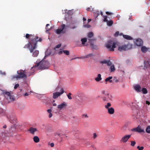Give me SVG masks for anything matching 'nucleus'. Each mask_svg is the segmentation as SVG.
I'll list each match as a JSON object with an SVG mask.
<instances>
[{
  "mask_svg": "<svg viewBox=\"0 0 150 150\" xmlns=\"http://www.w3.org/2000/svg\"><path fill=\"white\" fill-rule=\"evenodd\" d=\"M25 37L26 38H29L30 41L28 42V44L25 45L24 48H28L30 52L32 53L34 50L36 48L37 42H41L42 41V39L40 38L38 40V36L28 34H26Z\"/></svg>",
  "mask_w": 150,
  "mask_h": 150,
  "instance_id": "obj_1",
  "label": "nucleus"
},
{
  "mask_svg": "<svg viewBox=\"0 0 150 150\" xmlns=\"http://www.w3.org/2000/svg\"><path fill=\"white\" fill-rule=\"evenodd\" d=\"M50 66V64L47 61L42 60L34 66L32 67L30 71L28 73V76L31 75L35 71V70L37 69H48Z\"/></svg>",
  "mask_w": 150,
  "mask_h": 150,
  "instance_id": "obj_2",
  "label": "nucleus"
},
{
  "mask_svg": "<svg viewBox=\"0 0 150 150\" xmlns=\"http://www.w3.org/2000/svg\"><path fill=\"white\" fill-rule=\"evenodd\" d=\"M26 72L25 70H23L22 69L18 70L17 71L18 75H13L12 76V79H16L18 80L20 79L26 78Z\"/></svg>",
  "mask_w": 150,
  "mask_h": 150,
  "instance_id": "obj_3",
  "label": "nucleus"
},
{
  "mask_svg": "<svg viewBox=\"0 0 150 150\" xmlns=\"http://www.w3.org/2000/svg\"><path fill=\"white\" fill-rule=\"evenodd\" d=\"M105 46L109 50L112 51H114L115 48L116 47V43L110 40L106 44Z\"/></svg>",
  "mask_w": 150,
  "mask_h": 150,
  "instance_id": "obj_4",
  "label": "nucleus"
},
{
  "mask_svg": "<svg viewBox=\"0 0 150 150\" xmlns=\"http://www.w3.org/2000/svg\"><path fill=\"white\" fill-rule=\"evenodd\" d=\"M102 94L103 95L102 100L103 101L108 102L112 100V97L110 95L107 91H103Z\"/></svg>",
  "mask_w": 150,
  "mask_h": 150,
  "instance_id": "obj_5",
  "label": "nucleus"
},
{
  "mask_svg": "<svg viewBox=\"0 0 150 150\" xmlns=\"http://www.w3.org/2000/svg\"><path fill=\"white\" fill-rule=\"evenodd\" d=\"M7 118L10 122L16 125V123H17V119L16 116L14 113L8 115L7 116Z\"/></svg>",
  "mask_w": 150,
  "mask_h": 150,
  "instance_id": "obj_6",
  "label": "nucleus"
},
{
  "mask_svg": "<svg viewBox=\"0 0 150 150\" xmlns=\"http://www.w3.org/2000/svg\"><path fill=\"white\" fill-rule=\"evenodd\" d=\"M4 95L5 97L8 100L7 101L8 102H13L15 100V98L13 96L11 95L9 92H4Z\"/></svg>",
  "mask_w": 150,
  "mask_h": 150,
  "instance_id": "obj_7",
  "label": "nucleus"
},
{
  "mask_svg": "<svg viewBox=\"0 0 150 150\" xmlns=\"http://www.w3.org/2000/svg\"><path fill=\"white\" fill-rule=\"evenodd\" d=\"M66 27V25L63 24L61 25L60 28H58L55 31V33L57 34H63L66 33V31L65 30Z\"/></svg>",
  "mask_w": 150,
  "mask_h": 150,
  "instance_id": "obj_8",
  "label": "nucleus"
},
{
  "mask_svg": "<svg viewBox=\"0 0 150 150\" xmlns=\"http://www.w3.org/2000/svg\"><path fill=\"white\" fill-rule=\"evenodd\" d=\"M132 48V45L131 44H128L120 46L118 47V50L120 51H126Z\"/></svg>",
  "mask_w": 150,
  "mask_h": 150,
  "instance_id": "obj_9",
  "label": "nucleus"
},
{
  "mask_svg": "<svg viewBox=\"0 0 150 150\" xmlns=\"http://www.w3.org/2000/svg\"><path fill=\"white\" fill-rule=\"evenodd\" d=\"M132 132H136L139 133L145 132L144 129L143 128H142L141 126L138 125L136 128H133L131 129Z\"/></svg>",
  "mask_w": 150,
  "mask_h": 150,
  "instance_id": "obj_10",
  "label": "nucleus"
},
{
  "mask_svg": "<svg viewBox=\"0 0 150 150\" xmlns=\"http://www.w3.org/2000/svg\"><path fill=\"white\" fill-rule=\"evenodd\" d=\"M8 136V133H5L4 132H0V143L2 142H5V138H7V137Z\"/></svg>",
  "mask_w": 150,
  "mask_h": 150,
  "instance_id": "obj_11",
  "label": "nucleus"
},
{
  "mask_svg": "<svg viewBox=\"0 0 150 150\" xmlns=\"http://www.w3.org/2000/svg\"><path fill=\"white\" fill-rule=\"evenodd\" d=\"M131 137V135H126L122 138L120 142L121 143H125L127 142Z\"/></svg>",
  "mask_w": 150,
  "mask_h": 150,
  "instance_id": "obj_12",
  "label": "nucleus"
},
{
  "mask_svg": "<svg viewBox=\"0 0 150 150\" xmlns=\"http://www.w3.org/2000/svg\"><path fill=\"white\" fill-rule=\"evenodd\" d=\"M61 92H56L54 93H53V98L54 99L57 98L58 97L60 96L64 92V91L63 88H62L61 90Z\"/></svg>",
  "mask_w": 150,
  "mask_h": 150,
  "instance_id": "obj_13",
  "label": "nucleus"
},
{
  "mask_svg": "<svg viewBox=\"0 0 150 150\" xmlns=\"http://www.w3.org/2000/svg\"><path fill=\"white\" fill-rule=\"evenodd\" d=\"M67 105V103L65 102H63L57 106V108L59 110L64 109L66 108Z\"/></svg>",
  "mask_w": 150,
  "mask_h": 150,
  "instance_id": "obj_14",
  "label": "nucleus"
},
{
  "mask_svg": "<svg viewBox=\"0 0 150 150\" xmlns=\"http://www.w3.org/2000/svg\"><path fill=\"white\" fill-rule=\"evenodd\" d=\"M134 42L135 45L139 46H142L143 44V41L140 39H137Z\"/></svg>",
  "mask_w": 150,
  "mask_h": 150,
  "instance_id": "obj_15",
  "label": "nucleus"
},
{
  "mask_svg": "<svg viewBox=\"0 0 150 150\" xmlns=\"http://www.w3.org/2000/svg\"><path fill=\"white\" fill-rule=\"evenodd\" d=\"M100 63L102 64H107L108 66H110L112 64V62L109 60H104L100 61Z\"/></svg>",
  "mask_w": 150,
  "mask_h": 150,
  "instance_id": "obj_16",
  "label": "nucleus"
},
{
  "mask_svg": "<svg viewBox=\"0 0 150 150\" xmlns=\"http://www.w3.org/2000/svg\"><path fill=\"white\" fill-rule=\"evenodd\" d=\"M30 133L34 135L35 132L37 131V129L36 128H34L32 127H30L28 130Z\"/></svg>",
  "mask_w": 150,
  "mask_h": 150,
  "instance_id": "obj_17",
  "label": "nucleus"
},
{
  "mask_svg": "<svg viewBox=\"0 0 150 150\" xmlns=\"http://www.w3.org/2000/svg\"><path fill=\"white\" fill-rule=\"evenodd\" d=\"M135 90L137 92L141 91V88L140 86L138 84L135 85L134 86Z\"/></svg>",
  "mask_w": 150,
  "mask_h": 150,
  "instance_id": "obj_18",
  "label": "nucleus"
},
{
  "mask_svg": "<svg viewBox=\"0 0 150 150\" xmlns=\"http://www.w3.org/2000/svg\"><path fill=\"white\" fill-rule=\"evenodd\" d=\"M108 113L110 115H112L115 112V110L112 107H110L109 108L107 109Z\"/></svg>",
  "mask_w": 150,
  "mask_h": 150,
  "instance_id": "obj_19",
  "label": "nucleus"
},
{
  "mask_svg": "<svg viewBox=\"0 0 150 150\" xmlns=\"http://www.w3.org/2000/svg\"><path fill=\"white\" fill-rule=\"evenodd\" d=\"M120 35H122L123 38L126 40H130L132 39V38L129 35H123L122 33L120 34Z\"/></svg>",
  "mask_w": 150,
  "mask_h": 150,
  "instance_id": "obj_20",
  "label": "nucleus"
},
{
  "mask_svg": "<svg viewBox=\"0 0 150 150\" xmlns=\"http://www.w3.org/2000/svg\"><path fill=\"white\" fill-rule=\"evenodd\" d=\"M144 68H148L150 67V61H144Z\"/></svg>",
  "mask_w": 150,
  "mask_h": 150,
  "instance_id": "obj_21",
  "label": "nucleus"
},
{
  "mask_svg": "<svg viewBox=\"0 0 150 150\" xmlns=\"http://www.w3.org/2000/svg\"><path fill=\"white\" fill-rule=\"evenodd\" d=\"M33 139L34 142L35 143H37L40 142V139L39 137L37 136H34L33 138Z\"/></svg>",
  "mask_w": 150,
  "mask_h": 150,
  "instance_id": "obj_22",
  "label": "nucleus"
},
{
  "mask_svg": "<svg viewBox=\"0 0 150 150\" xmlns=\"http://www.w3.org/2000/svg\"><path fill=\"white\" fill-rule=\"evenodd\" d=\"M101 76V75L100 74H98L97 75V77L95 78L96 81L97 82H98L101 81L102 79Z\"/></svg>",
  "mask_w": 150,
  "mask_h": 150,
  "instance_id": "obj_23",
  "label": "nucleus"
},
{
  "mask_svg": "<svg viewBox=\"0 0 150 150\" xmlns=\"http://www.w3.org/2000/svg\"><path fill=\"white\" fill-rule=\"evenodd\" d=\"M39 53V51L38 50H35L33 53L32 56L33 57H37Z\"/></svg>",
  "mask_w": 150,
  "mask_h": 150,
  "instance_id": "obj_24",
  "label": "nucleus"
},
{
  "mask_svg": "<svg viewBox=\"0 0 150 150\" xmlns=\"http://www.w3.org/2000/svg\"><path fill=\"white\" fill-rule=\"evenodd\" d=\"M112 78V76H109L105 80V82H109L110 83H112V81L111 80Z\"/></svg>",
  "mask_w": 150,
  "mask_h": 150,
  "instance_id": "obj_25",
  "label": "nucleus"
},
{
  "mask_svg": "<svg viewBox=\"0 0 150 150\" xmlns=\"http://www.w3.org/2000/svg\"><path fill=\"white\" fill-rule=\"evenodd\" d=\"M141 49L143 52H145L147 51L148 49L145 46H143L141 47Z\"/></svg>",
  "mask_w": 150,
  "mask_h": 150,
  "instance_id": "obj_26",
  "label": "nucleus"
},
{
  "mask_svg": "<svg viewBox=\"0 0 150 150\" xmlns=\"http://www.w3.org/2000/svg\"><path fill=\"white\" fill-rule=\"evenodd\" d=\"M110 66H111L110 68V71L111 72H112L115 71V68L114 65L112 64Z\"/></svg>",
  "mask_w": 150,
  "mask_h": 150,
  "instance_id": "obj_27",
  "label": "nucleus"
},
{
  "mask_svg": "<svg viewBox=\"0 0 150 150\" xmlns=\"http://www.w3.org/2000/svg\"><path fill=\"white\" fill-rule=\"evenodd\" d=\"M107 25L109 26H111L113 24V22L112 20L108 21L107 22Z\"/></svg>",
  "mask_w": 150,
  "mask_h": 150,
  "instance_id": "obj_28",
  "label": "nucleus"
},
{
  "mask_svg": "<svg viewBox=\"0 0 150 150\" xmlns=\"http://www.w3.org/2000/svg\"><path fill=\"white\" fill-rule=\"evenodd\" d=\"M141 91H142V93L144 94H146L147 93V89L145 88H143L141 90Z\"/></svg>",
  "mask_w": 150,
  "mask_h": 150,
  "instance_id": "obj_29",
  "label": "nucleus"
},
{
  "mask_svg": "<svg viewBox=\"0 0 150 150\" xmlns=\"http://www.w3.org/2000/svg\"><path fill=\"white\" fill-rule=\"evenodd\" d=\"M81 41L82 42V44L84 45L87 41V39L86 38H84L81 39Z\"/></svg>",
  "mask_w": 150,
  "mask_h": 150,
  "instance_id": "obj_30",
  "label": "nucleus"
},
{
  "mask_svg": "<svg viewBox=\"0 0 150 150\" xmlns=\"http://www.w3.org/2000/svg\"><path fill=\"white\" fill-rule=\"evenodd\" d=\"M146 132L148 133H150V126L147 127L146 129Z\"/></svg>",
  "mask_w": 150,
  "mask_h": 150,
  "instance_id": "obj_31",
  "label": "nucleus"
},
{
  "mask_svg": "<svg viewBox=\"0 0 150 150\" xmlns=\"http://www.w3.org/2000/svg\"><path fill=\"white\" fill-rule=\"evenodd\" d=\"M111 106V104L110 103H108L106 105H105V108L108 109L110 108V107Z\"/></svg>",
  "mask_w": 150,
  "mask_h": 150,
  "instance_id": "obj_32",
  "label": "nucleus"
},
{
  "mask_svg": "<svg viewBox=\"0 0 150 150\" xmlns=\"http://www.w3.org/2000/svg\"><path fill=\"white\" fill-rule=\"evenodd\" d=\"M133 119L135 121H137V120L138 119L139 116L138 115H137L136 116L133 115Z\"/></svg>",
  "mask_w": 150,
  "mask_h": 150,
  "instance_id": "obj_33",
  "label": "nucleus"
},
{
  "mask_svg": "<svg viewBox=\"0 0 150 150\" xmlns=\"http://www.w3.org/2000/svg\"><path fill=\"white\" fill-rule=\"evenodd\" d=\"M88 37L89 38H91L93 36V33L92 32H90L88 34Z\"/></svg>",
  "mask_w": 150,
  "mask_h": 150,
  "instance_id": "obj_34",
  "label": "nucleus"
},
{
  "mask_svg": "<svg viewBox=\"0 0 150 150\" xmlns=\"http://www.w3.org/2000/svg\"><path fill=\"white\" fill-rule=\"evenodd\" d=\"M72 94L71 93H69L67 95L68 98L69 100H71L72 99L71 97V96Z\"/></svg>",
  "mask_w": 150,
  "mask_h": 150,
  "instance_id": "obj_35",
  "label": "nucleus"
},
{
  "mask_svg": "<svg viewBox=\"0 0 150 150\" xmlns=\"http://www.w3.org/2000/svg\"><path fill=\"white\" fill-rule=\"evenodd\" d=\"M50 26V24H46V27L45 28V29H46V31L47 32H48L49 31H50L51 29H52V28H49V29H48L47 28V27L48 26Z\"/></svg>",
  "mask_w": 150,
  "mask_h": 150,
  "instance_id": "obj_36",
  "label": "nucleus"
},
{
  "mask_svg": "<svg viewBox=\"0 0 150 150\" xmlns=\"http://www.w3.org/2000/svg\"><path fill=\"white\" fill-rule=\"evenodd\" d=\"M63 53L67 55H69V51L67 50H63Z\"/></svg>",
  "mask_w": 150,
  "mask_h": 150,
  "instance_id": "obj_37",
  "label": "nucleus"
},
{
  "mask_svg": "<svg viewBox=\"0 0 150 150\" xmlns=\"http://www.w3.org/2000/svg\"><path fill=\"white\" fill-rule=\"evenodd\" d=\"M93 56V55L92 53H91L87 54L85 56L86 58H88L90 57H92Z\"/></svg>",
  "mask_w": 150,
  "mask_h": 150,
  "instance_id": "obj_38",
  "label": "nucleus"
},
{
  "mask_svg": "<svg viewBox=\"0 0 150 150\" xmlns=\"http://www.w3.org/2000/svg\"><path fill=\"white\" fill-rule=\"evenodd\" d=\"M107 16H104V18L103 21L104 22H107L108 21L107 20Z\"/></svg>",
  "mask_w": 150,
  "mask_h": 150,
  "instance_id": "obj_39",
  "label": "nucleus"
},
{
  "mask_svg": "<svg viewBox=\"0 0 150 150\" xmlns=\"http://www.w3.org/2000/svg\"><path fill=\"white\" fill-rule=\"evenodd\" d=\"M93 9V8H92V6H91L90 7L87 8L86 10L88 11H92Z\"/></svg>",
  "mask_w": 150,
  "mask_h": 150,
  "instance_id": "obj_40",
  "label": "nucleus"
},
{
  "mask_svg": "<svg viewBox=\"0 0 150 150\" xmlns=\"http://www.w3.org/2000/svg\"><path fill=\"white\" fill-rule=\"evenodd\" d=\"M136 144V142L135 141H132L131 142V145L132 146H134Z\"/></svg>",
  "mask_w": 150,
  "mask_h": 150,
  "instance_id": "obj_41",
  "label": "nucleus"
},
{
  "mask_svg": "<svg viewBox=\"0 0 150 150\" xmlns=\"http://www.w3.org/2000/svg\"><path fill=\"white\" fill-rule=\"evenodd\" d=\"M137 148L139 150H143L144 147L143 146L140 147L139 146H137Z\"/></svg>",
  "mask_w": 150,
  "mask_h": 150,
  "instance_id": "obj_42",
  "label": "nucleus"
},
{
  "mask_svg": "<svg viewBox=\"0 0 150 150\" xmlns=\"http://www.w3.org/2000/svg\"><path fill=\"white\" fill-rule=\"evenodd\" d=\"M82 117L83 118H88V116L87 114H85L82 115Z\"/></svg>",
  "mask_w": 150,
  "mask_h": 150,
  "instance_id": "obj_43",
  "label": "nucleus"
},
{
  "mask_svg": "<svg viewBox=\"0 0 150 150\" xmlns=\"http://www.w3.org/2000/svg\"><path fill=\"white\" fill-rule=\"evenodd\" d=\"M135 103H134L132 102L130 104V105L131 107L133 108L135 106Z\"/></svg>",
  "mask_w": 150,
  "mask_h": 150,
  "instance_id": "obj_44",
  "label": "nucleus"
},
{
  "mask_svg": "<svg viewBox=\"0 0 150 150\" xmlns=\"http://www.w3.org/2000/svg\"><path fill=\"white\" fill-rule=\"evenodd\" d=\"M48 145H50L51 146V147H54V144L53 143H49L48 144Z\"/></svg>",
  "mask_w": 150,
  "mask_h": 150,
  "instance_id": "obj_45",
  "label": "nucleus"
},
{
  "mask_svg": "<svg viewBox=\"0 0 150 150\" xmlns=\"http://www.w3.org/2000/svg\"><path fill=\"white\" fill-rule=\"evenodd\" d=\"M63 53V50L62 49H60L59 52H58V53L59 54H62Z\"/></svg>",
  "mask_w": 150,
  "mask_h": 150,
  "instance_id": "obj_46",
  "label": "nucleus"
},
{
  "mask_svg": "<svg viewBox=\"0 0 150 150\" xmlns=\"http://www.w3.org/2000/svg\"><path fill=\"white\" fill-rule=\"evenodd\" d=\"M19 85L18 83L16 84L14 86V89H16L18 87H19Z\"/></svg>",
  "mask_w": 150,
  "mask_h": 150,
  "instance_id": "obj_47",
  "label": "nucleus"
},
{
  "mask_svg": "<svg viewBox=\"0 0 150 150\" xmlns=\"http://www.w3.org/2000/svg\"><path fill=\"white\" fill-rule=\"evenodd\" d=\"M61 44H58L56 46L54 47V49H55L56 48H59L61 47Z\"/></svg>",
  "mask_w": 150,
  "mask_h": 150,
  "instance_id": "obj_48",
  "label": "nucleus"
},
{
  "mask_svg": "<svg viewBox=\"0 0 150 150\" xmlns=\"http://www.w3.org/2000/svg\"><path fill=\"white\" fill-rule=\"evenodd\" d=\"M119 34V32L118 31H117L116 32V33L114 34V36L115 37H117L118 35Z\"/></svg>",
  "mask_w": 150,
  "mask_h": 150,
  "instance_id": "obj_49",
  "label": "nucleus"
},
{
  "mask_svg": "<svg viewBox=\"0 0 150 150\" xmlns=\"http://www.w3.org/2000/svg\"><path fill=\"white\" fill-rule=\"evenodd\" d=\"M97 137V135L96 133H94L93 134V138L95 139Z\"/></svg>",
  "mask_w": 150,
  "mask_h": 150,
  "instance_id": "obj_50",
  "label": "nucleus"
},
{
  "mask_svg": "<svg viewBox=\"0 0 150 150\" xmlns=\"http://www.w3.org/2000/svg\"><path fill=\"white\" fill-rule=\"evenodd\" d=\"M84 27L85 28H88L90 27V25H84Z\"/></svg>",
  "mask_w": 150,
  "mask_h": 150,
  "instance_id": "obj_51",
  "label": "nucleus"
},
{
  "mask_svg": "<svg viewBox=\"0 0 150 150\" xmlns=\"http://www.w3.org/2000/svg\"><path fill=\"white\" fill-rule=\"evenodd\" d=\"M106 14L107 15H112L113 14V13L111 12H110L108 11H106L105 12Z\"/></svg>",
  "mask_w": 150,
  "mask_h": 150,
  "instance_id": "obj_52",
  "label": "nucleus"
},
{
  "mask_svg": "<svg viewBox=\"0 0 150 150\" xmlns=\"http://www.w3.org/2000/svg\"><path fill=\"white\" fill-rule=\"evenodd\" d=\"M0 73L2 75H6V73L5 72H3L1 71H0Z\"/></svg>",
  "mask_w": 150,
  "mask_h": 150,
  "instance_id": "obj_53",
  "label": "nucleus"
},
{
  "mask_svg": "<svg viewBox=\"0 0 150 150\" xmlns=\"http://www.w3.org/2000/svg\"><path fill=\"white\" fill-rule=\"evenodd\" d=\"M91 46L92 47V48H95V45L93 43H91Z\"/></svg>",
  "mask_w": 150,
  "mask_h": 150,
  "instance_id": "obj_54",
  "label": "nucleus"
},
{
  "mask_svg": "<svg viewBox=\"0 0 150 150\" xmlns=\"http://www.w3.org/2000/svg\"><path fill=\"white\" fill-rule=\"evenodd\" d=\"M47 112L49 113H51L52 112V110L50 109H49L47 110Z\"/></svg>",
  "mask_w": 150,
  "mask_h": 150,
  "instance_id": "obj_55",
  "label": "nucleus"
},
{
  "mask_svg": "<svg viewBox=\"0 0 150 150\" xmlns=\"http://www.w3.org/2000/svg\"><path fill=\"white\" fill-rule=\"evenodd\" d=\"M91 143L90 142H87L86 143V144L87 145H90L91 144Z\"/></svg>",
  "mask_w": 150,
  "mask_h": 150,
  "instance_id": "obj_56",
  "label": "nucleus"
},
{
  "mask_svg": "<svg viewBox=\"0 0 150 150\" xmlns=\"http://www.w3.org/2000/svg\"><path fill=\"white\" fill-rule=\"evenodd\" d=\"M81 59V57H76L75 58H74L72 59L71 60H73L74 59Z\"/></svg>",
  "mask_w": 150,
  "mask_h": 150,
  "instance_id": "obj_57",
  "label": "nucleus"
},
{
  "mask_svg": "<svg viewBox=\"0 0 150 150\" xmlns=\"http://www.w3.org/2000/svg\"><path fill=\"white\" fill-rule=\"evenodd\" d=\"M146 103L148 105H149L150 104V103L148 101H146Z\"/></svg>",
  "mask_w": 150,
  "mask_h": 150,
  "instance_id": "obj_58",
  "label": "nucleus"
},
{
  "mask_svg": "<svg viewBox=\"0 0 150 150\" xmlns=\"http://www.w3.org/2000/svg\"><path fill=\"white\" fill-rule=\"evenodd\" d=\"M52 113H50L49 116V118H50L51 117H52Z\"/></svg>",
  "mask_w": 150,
  "mask_h": 150,
  "instance_id": "obj_59",
  "label": "nucleus"
},
{
  "mask_svg": "<svg viewBox=\"0 0 150 150\" xmlns=\"http://www.w3.org/2000/svg\"><path fill=\"white\" fill-rule=\"evenodd\" d=\"M3 110L2 109L0 108V114H1L2 113Z\"/></svg>",
  "mask_w": 150,
  "mask_h": 150,
  "instance_id": "obj_60",
  "label": "nucleus"
},
{
  "mask_svg": "<svg viewBox=\"0 0 150 150\" xmlns=\"http://www.w3.org/2000/svg\"><path fill=\"white\" fill-rule=\"evenodd\" d=\"M29 95V94L27 93H25L24 95L25 96H28Z\"/></svg>",
  "mask_w": 150,
  "mask_h": 150,
  "instance_id": "obj_61",
  "label": "nucleus"
},
{
  "mask_svg": "<svg viewBox=\"0 0 150 150\" xmlns=\"http://www.w3.org/2000/svg\"><path fill=\"white\" fill-rule=\"evenodd\" d=\"M81 59H84L85 58H86V56H83V57H81Z\"/></svg>",
  "mask_w": 150,
  "mask_h": 150,
  "instance_id": "obj_62",
  "label": "nucleus"
},
{
  "mask_svg": "<svg viewBox=\"0 0 150 150\" xmlns=\"http://www.w3.org/2000/svg\"><path fill=\"white\" fill-rule=\"evenodd\" d=\"M53 105L54 106H57V104L55 103H53Z\"/></svg>",
  "mask_w": 150,
  "mask_h": 150,
  "instance_id": "obj_63",
  "label": "nucleus"
},
{
  "mask_svg": "<svg viewBox=\"0 0 150 150\" xmlns=\"http://www.w3.org/2000/svg\"><path fill=\"white\" fill-rule=\"evenodd\" d=\"M91 19H88V23H89L90 21H91Z\"/></svg>",
  "mask_w": 150,
  "mask_h": 150,
  "instance_id": "obj_64",
  "label": "nucleus"
}]
</instances>
